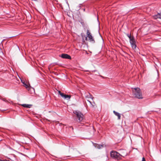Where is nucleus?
<instances>
[{
  "mask_svg": "<svg viewBox=\"0 0 161 161\" xmlns=\"http://www.w3.org/2000/svg\"><path fill=\"white\" fill-rule=\"evenodd\" d=\"M133 93L135 97L138 99H142V95L140 88L137 87L133 88Z\"/></svg>",
  "mask_w": 161,
  "mask_h": 161,
  "instance_id": "1",
  "label": "nucleus"
},
{
  "mask_svg": "<svg viewBox=\"0 0 161 161\" xmlns=\"http://www.w3.org/2000/svg\"><path fill=\"white\" fill-rule=\"evenodd\" d=\"M73 112L76 115V117L77 118L76 120L77 122H80L82 121L83 115L81 112L79 111L75 110Z\"/></svg>",
  "mask_w": 161,
  "mask_h": 161,
  "instance_id": "2",
  "label": "nucleus"
},
{
  "mask_svg": "<svg viewBox=\"0 0 161 161\" xmlns=\"http://www.w3.org/2000/svg\"><path fill=\"white\" fill-rule=\"evenodd\" d=\"M111 157L113 158L119 160L121 159V156L119 153L115 151H112L110 153Z\"/></svg>",
  "mask_w": 161,
  "mask_h": 161,
  "instance_id": "3",
  "label": "nucleus"
},
{
  "mask_svg": "<svg viewBox=\"0 0 161 161\" xmlns=\"http://www.w3.org/2000/svg\"><path fill=\"white\" fill-rule=\"evenodd\" d=\"M86 34L87 37H85V40L86 41L87 40V37L88 38V40L90 42H92L93 43H94L95 42V41L93 36H92L91 33L90 32L89 30V28H88L87 30Z\"/></svg>",
  "mask_w": 161,
  "mask_h": 161,
  "instance_id": "4",
  "label": "nucleus"
},
{
  "mask_svg": "<svg viewBox=\"0 0 161 161\" xmlns=\"http://www.w3.org/2000/svg\"><path fill=\"white\" fill-rule=\"evenodd\" d=\"M119 154L122 157H124L126 156L127 154V153L126 151L124 149H120L119 151Z\"/></svg>",
  "mask_w": 161,
  "mask_h": 161,
  "instance_id": "5",
  "label": "nucleus"
},
{
  "mask_svg": "<svg viewBox=\"0 0 161 161\" xmlns=\"http://www.w3.org/2000/svg\"><path fill=\"white\" fill-rule=\"evenodd\" d=\"M130 42L132 48L133 49H135L136 47V46L134 39V38L133 39H131Z\"/></svg>",
  "mask_w": 161,
  "mask_h": 161,
  "instance_id": "6",
  "label": "nucleus"
},
{
  "mask_svg": "<svg viewBox=\"0 0 161 161\" xmlns=\"http://www.w3.org/2000/svg\"><path fill=\"white\" fill-rule=\"evenodd\" d=\"M61 58H66L68 59H71V56L66 54H62L61 56H60Z\"/></svg>",
  "mask_w": 161,
  "mask_h": 161,
  "instance_id": "7",
  "label": "nucleus"
},
{
  "mask_svg": "<svg viewBox=\"0 0 161 161\" xmlns=\"http://www.w3.org/2000/svg\"><path fill=\"white\" fill-rule=\"evenodd\" d=\"M94 146L96 147L98 149H100L103 147L104 145H100L96 143H93Z\"/></svg>",
  "mask_w": 161,
  "mask_h": 161,
  "instance_id": "8",
  "label": "nucleus"
},
{
  "mask_svg": "<svg viewBox=\"0 0 161 161\" xmlns=\"http://www.w3.org/2000/svg\"><path fill=\"white\" fill-rule=\"evenodd\" d=\"M153 18L155 19H161V13H158L157 14L153 16Z\"/></svg>",
  "mask_w": 161,
  "mask_h": 161,
  "instance_id": "9",
  "label": "nucleus"
},
{
  "mask_svg": "<svg viewBox=\"0 0 161 161\" xmlns=\"http://www.w3.org/2000/svg\"><path fill=\"white\" fill-rule=\"evenodd\" d=\"M113 113L116 116L118 117V120H119L120 119L121 116L120 114L119 113L117 112H116L115 111H113Z\"/></svg>",
  "mask_w": 161,
  "mask_h": 161,
  "instance_id": "10",
  "label": "nucleus"
},
{
  "mask_svg": "<svg viewBox=\"0 0 161 161\" xmlns=\"http://www.w3.org/2000/svg\"><path fill=\"white\" fill-rule=\"evenodd\" d=\"M22 106L24 107L30 108L31 107L32 105L30 104H22Z\"/></svg>",
  "mask_w": 161,
  "mask_h": 161,
  "instance_id": "11",
  "label": "nucleus"
},
{
  "mask_svg": "<svg viewBox=\"0 0 161 161\" xmlns=\"http://www.w3.org/2000/svg\"><path fill=\"white\" fill-rule=\"evenodd\" d=\"M126 36L129 38L130 39V41L131 39H133L134 38L133 37H132L131 34H126Z\"/></svg>",
  "mask_w": 161,
  "mask_h": 161,
  "instance_id": "12",
  "label": "nucleus"
},
{
  "mask_svg": "<svg viewBox=\"0 0 161 161\" xmlns=\"http://www.w3.org/2000/svg\"><path fill=\"white\" fill-rule=\"evenodd\" d=\"M71 97V96L68 95H65L64 98L65 99H67V100H69L70 99Z\"/></svg>",
  "mask_w": 161,
  "mask_h": 161,
  "instance_id": "13",
  "label": "nucleus"
},
{
  "mask_svg": "<svg viewBox=\"0 0 161 161\" xmlns=\"http://www.w3.org/2000/svg\"><path fill=\"white\" fill-rule=\"evenodd\" d=\"M58 93L61 95V96L63 97H64V96L65 94H64L63 93H62L60 91H59L58 92Z\"/></svg>",
  "mask_w": 161,
  "mask_h": 161,
  "instance_id": "14",
  "label": "nucleus"
},
{
  "mask_svg": "<svg viewBox=\"0 0 161 161\" xmlns=\"http://www.w3.org/2000/svg\"><path fill=\"white\" fill-rule=\"evenodd\" d=\"M81 36H82V40H83V42H85V40H84V37H85V35H83V33H82H82H81Z\"/></svg>",
  "mask_w": 161,
  "mask_h": 161,
  "instance_id": "15",
  "label": "nucleus"
},
{
  "mask_svg": "<svg viewBox=\"0 0 161 161\" xmlns=\"http://www.w3.org/2000/svg\"><path fill=\"white\" fill-rule=\"evenodd\" d=\"M25 87L26 88H29V86L28 85H27L26 84H25Z\"/></svg>",
  "mask_w": 161,
  "mask_h": 161,
  "instance_id": "16",
  "label": "nucleus"
},
{
  "mask_svg": "<svg viewBox=\"0 0 161 161\" xmlns=\"http://www.w3.org/2000/svg\"><path fill=\"white\" fill-rule=\"evenodd\" d=\"M142 161H146L144 157L142 158Z\"/></svg>",
  "mask_w": 161,
  "mask_h": 161,
  "instance_id": "17",
  "label": "nucleus"
},
{
  "mask_svg": "<svg viewBox=\"0 0 161 161\" xmlns=\"http://www.w3.org/2000/svg\"><path fill=\"white\" fill-rule=\"evenodd\" d=\"M87 101H88L89 102V103H90V104H91L92 105V106L93 107H94V105H93L92 104V103L90 101H89V100H87Z\"/></svg>",
  "mask_w": 161,
  "mask_h": 161,
  "instance_id": "18",
  "label": "nucleus"
},
{
  "mask_svg": "<svg viewBox=\"0 0 161 161\" xmlns=\"http://www.w3.org/2000/svg\"><path fill=\"white\" fill-rule=\"evenodd\" d=\"M2 100L3 101H6L4 99H2Z\"/></svg>",
  "mask_w": 161,
  "mask_h": 161,
  "instance_id": "19",
  "label": "nucleus"
},
{
  "mask_svg": "<svg viewBox=\"0 0 161 161\" xmlns=\"http://www.w3.org/2000/svg\"><path fill=\"white\" fill-rule=\"evenodd\" d=\"M3 161L0 158V161Z\"/></svg>",
  "mask_w": 161,
  "mask_h": 161,
  "instance_id": "20",
  "label": "nucleus"
},
{
  "mask_svg": "<svg viewBox=\"0 0 161 161\" xmlns=\"http://www.w3.org/2000/svg\"><path fill=\"white\" fill-rule=\"evenodd\" d=\"M71 128H72V129H73V128L72 127H71Z\"/></svg>",
  "mask_w": 161,
  "mask_h": 161,
  "instance_id": "21",
  "label": "nucleus"
},
{
  "mask_svg": "<svg viewBox=\"0 0 161 161\" xmlns=\"http://www.w3.org/2000/svg\"><path fill=\"white\" fill-rule=\"evenodd\" d=\"M12 37H12H9V38H11V37Z\"/></svg>",
  "mask_w": 161,
  "mask_h": 161,
  "instance_id": "22",
  "label": "nucleus"
}]
</instances>
